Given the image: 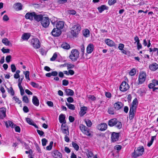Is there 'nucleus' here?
<instances>
[{
    "mask_svg": "<svg viewBox=\"0 0 158 158\" xmlns=\"http://www.w3.org/2000/svg\"><path fill=\"white\" fill-rule=\"evenodd\" d=\"M144 151L143 147L142 146H140L136 149H135L134 152L131 154V156L134 158H137L141 156L143 154Z\"/></svg>",
    "mask_w": 158,
    "mask_h": 158,
    "instance_id": "obj_1",
    "label": "nucleus"
},
{
    "mask_svg": "<svg viewBox=\"0 0 158 158\" xmlns=\"http://www.w3.org/2000/svg\"><path fill=\"white\" fill-rule=\"evenodd\" d=\"M79 52L76 49H72L71 52L69 57L71 61H76L79 57Z\"/></svg>",
    "mask_w": 158,
    "mask_h": 158,
    "instance_id": "obj_2",
    "label": "nucleus"
},
{
    "mask_svg": "<svg viewBox=\"0 0 158 158\" xmlns=\"http://www.w3.org/2000/svg\"><path fill=\"white\" fill-rule=\"evenodd\" d=\"M81 27L79 24L74 25L71 28V33L73 37H77L81 30Z\"/></svg>",
    "mask_w": 158,
    "mask_h": 158,
    "instance_id": "obj_3",
    "label": "nucleus"
},
{
    "mask_svg": "<svg viewBox=\"0 0 158 158\" xmlns=\"http://www.w3.org/2000/svg\"><path fill=\"white\" fill-rule=\"evenodd\" d=\"M108 125L110 127L115 126L118 129H120L122 127L121 123L115 118L110 120L108 122Z\"/></svg>",
    "mask_w": 158,
    "mask_h": 158,
    "instance_id": "obj_4",
    "label": "nucleus"
},
{
    "mask_svg": "<svg viewBox=\"0 0 158 158\" xmlns=\"http://www.w3.org/2000/svg\"><path fill=\"white\" fill-rule=\"evenodd\" d=\"M51 23L52 25H55L56 28L60 30L62 29L64 26V21H54L53 20L51 21Z\"/></svg>",
    "mask_w": 158,
    "mask_h": 158,
    "instance_id": "obj_5",
    "label": "nucleus"
},
{
    "mask_svg": "<svg viewBox=\"0 0 158 158\" xmlns=\"http://www.w3.org/2000/svg\"><path fill=\"white\" fill-rule=\"evenodd\" d=\"M79 127L81 131L84 134L88 136H90L91 134L89 132V129L85 126L82 124H81L80 125Z\"/></svg>",
    "mask_w": 158,
    "mask_h": 158,
    "instance_id": "obj_6",
    "label": "nucleus"
},
{
    "mask_svg": "<svg viewBox=\"0 0 158 158\" xmlns=\"http://www.w3.org/2000/svg\"><path fill=\"white\" fill-rule=\"evenodd\" d=\"M40 22L43 27L47 28L49 26L50 24V21L48 17H44Z\"/></svg>",
    "mask_w": 158,
    "mask_h": 158,
    "instance_id": "obj_7",
    "label": "nucleus"
},
{
    "mask_svg": "<svg viewBox=\"0 0 158 158\" xmlns=\"http://www.w3.org/2000/svg\"><path fill=\"white\" fill-rule=\"evenodd\" d=\"M146 77V74L145 73L141 72L139 75V84H142L145 80Z\"/></svg>",
    "mask_w": 158,
    "mask_h": 158,
    "instance_id": "obj_8",
    "label": "nucleus"
},
{
    "mask_svg": "<svg viewBox=\"0 0 158 158\" xmlns=\"http://www.w3.org/2000/svg\"><path fill=\"white\" fill-rule=\"evenodd\" d=\"M129 88L128 84L125 81H123L120 87V90L123 92L126 91Z\"/></svg>",
    "mask_w": 158,
    "mask_h": 158,
    "instance_id": "obj_9",
    "label": "nucleus"
},
{
    "mask_svg": "<svg viewBox=\"0 0 158 158\" xmlns=\"http://www.w3.org/2000/svg\"><path fill=\"white\" fill-rule=\"evenodd\" d=\"M61 129L63 134L66 135H69V127L66 125H64L62 124L61 125Z\"/></svg>",
    "mask_w": 158,
    "mask_h": 158,
    "instance_id": "obj_10",
    "label": "nucleus"
},
{
    "mask_svg": "<svg viewBox=\"0 0 158 158\" xmlns=\"http://www.w3.org/2000/svg\"><path fill=\"white\" fill-rule=\"evenodd\" d=\"M31 43L35 48L38 49L40 47V43L39 40H32Z\"/></svg>",
    "mask_w": 158,
    "mask_h": 158,
    "instance_id": "obj_11",
    "label": "nucleus"
},
{
    "mask_svg": "<svg viewBox=\"0 0 158 158\" xmlns=\"http://www.w3.org/2000/svg\"><path fill=\"white\" fill-rule=\"evenodd\" d=\"M35 12H28L25 15V18L27 19H29L31 21L33 20L35 16Z\"/></svg>",
    "mask_w": 158,
    "mask_h": 158,
    "instance_id": "obj_12",
    "label": "nucleus"
},
{
    "mask_svg": "<svg viewBox=\"0 0 158 158\" xmlns=\"http://www.w3.org/2000/svg\"><path fill=\"white\" fill-rule=\"evenodd\" d=\"M52 35L55 37L59 36L61 33L60 30L57 28H54L51 32Z\"/></svg>",
    "mask_w": 158,
    "mask_h": 158,
    "instance_id": "obj_13",
    "label": "nucleus"
},
{
    "mask_svg": "<svg viewBox=\"0 0 158 158\" xmlns=\"http://www.w3.org/2000/svg\"><path fill=\"white\" fill-rule=\"evenodd\" d=\"M6 109L4 107L0 108V119H3L6 116Z\"/></svg>",
    "mask_w": 158,
    "mask_h": 158,
    "instance_id": "obj_14",
    "label": "nucleus"
},
{
    "mask_svg": "<svg viewBox=\"0 0 158 158\" xmlns=\"http://www.w3.org/2000/svg\"><path fill=\"white\" fill-rule=\"evenodd\" d=\"M107 125L105 123H101L98 125L97 126V128L101 131H104L107 129Z\"/></svg>",
    "mask_w": 158,
    "mask_h": 158,
    "instance_id": "obj_15",
    "label": "nucleus"
},
{
    "mask_svg": "<svg viewBox=\"0 0 158 158\" xmlns=\"http://www.w3.org/2000/svg\"><path fill=\"white\" fill-rule=\"evenodd\" d=\"M119 134L115 132H113L111 136L112 141L113 142H115L118 139Z\"/></svg>",
    "mask_w": 158,
    "mask_h": 158,
    "instance_id": "obj_16",
    "label": "nucleus"
},
{
    "mask_svg": "<svg viewBox=\"0 0 158 158\" xmlns=\"http://www.w3.org/2000/svg\"><path fill=\"white\" fill-rule=\"evenodd\" d=\"M94 46L93 44H89L87 47L86 52L88 54L91 53L93 51Z\"/></svg>",
    "mask_w": 158,
    "mask_h": 158,
    "instance_id": "obj_17",
    "label": "nucleus"
},
{
    "mask_svg": "<svg viewBox=\"0 0 158 158\" xmlns=\"http://www.w3.org/2000/svg\"><path fill=\"white\" fill-rule=\"evenodd\" d=\"M97 9L99 12L100 13H101L104 10H108V7L105 5H103L98 7Z\"/></svg>",
    "mask_w": 158,
    "mask_h": 158,
    "instance_id": "obj_18",
    "label": "nucleus"
},
{
    "mask_svg": "<svg viewBox=\"0 0 158 158\" xmlns=\"http://www.w3.org/2000/svg\"><path fill=\"white\" fill-rule=\"evenodd\" d=\"M32 102L33 104L36 106H38L39 105V100L36 96H33L32 98Z\"/></svg>",
    "mask_w": 158,
    "mask_h": 158,
    "instance_id": "obj_19",
    "label": "nucleus"
},
{
    "mask_svg": "<svg viewBox=\"0 0 158 158\" xmlns=\"http://www.w3.org/2000/svg\"><path fill=\"white\" fill-rule=\"evenodd\" d=\"M82 33L83 36L86 38L90 36V31L87 29H85L82 30Z\"/></svg>",
    "mask_w": 158,
    "mask_h": 158,
    "instance_id": "obj_20",
    "label": "nucleus"
},
{
    "mask_svg": "<svg viewBox=\"0 0 158 158\" xmlns=\"http://www.w3.org/2000/svg\"><path fill=\"white\" fill-rule=\"evenodd\" d=\"M44 17H43V15H37L35 13V16L34 17V19L37 21L39 22L40 21L41 22V20H42L43 18Z\"/></svg>",
    "mask_w": 158,
    "mask_h": 158,
    "instance_id": "obj_21",
    "label": "nucleus"
},
{
    "mask_svg": "<svg viewBox=\"0 0 158 158\" xmlns=\"http://www.w3.org/2000/svg\"><path fill=\"white\" fill-rule=\"evenodd\" d=\"M149 69L152 71H155L158 69V64L153 63L149 66Z\"/></svg>",
    "mask_w": 158,
    "mask_h": 158,
    "instance_id": "obj_22",
    "label": "nucleus"
},
{
    "mask_svg": "<svg viewBox=\"0 0 158 158\" xmlns=\"http://www.w3.org/2000/svg\"><path fill=\"white\" fill-rule=\"evenodd\" d=\"M52 156L55 158H62V157L61 153L56 150L54 151Z\"/></svg>",
    "mask_w": 158,
    "mask_h": 158,
    "instance_id": "obj_23",
    "label": "nucleus"
},
{
    "mask_svg": "<svg viewBox=\"0 0 158 158\" xmlns=\"http://www.w3.org/2000/svg\"><path fill=\"white\" fill-rule=\"evenodd\" d=\"M123 106L122 103L120 102H118L114 104V107L116 110H118L121 109Z\"/></svg>",
    "mask_w": 158,
    "mask_h": 158,
    "instance_id": "obj_24",
    "label": "nucleus"
},
{
    "mask_svg": "<svg viewBox=\"0 0 158 158\" xmlns=\"http://www.w3.org/2000/svg\"><path fill=\"white\" fill-rule=\"evenodd\" d=\"M5 122V123L6 126L7 127H11L12 128H14V127L15 126V125L11 121L8 120Z\"/></svg>",
    "mask_w": 158,
    "mask_h": 158,
    "instance_id": "obj_25",
    "label": "nucleus"
},
{
    "mask_svg": "<svg viewBox=\"0 0 158 158\" xmlns=\"http://www.w3.org/2000/svg\"><path fill=\"white\" fill-rule=\"evenodd\" d=\"M65 115L63 114H61L59 117V122L60 123H65Z\"/></svg>",
    "mask_w": 158,
    "mask_h": 158,
    "instance_id": "obj_26",
    "label": "nucleus"
},
{
    "mask_svg": "<svg viewBox=\"0 0 158 158\" xmlns=\"http://www.w3.org/2000/svg\"><path fill=\"white\" fill-rule=\"evenodd\" d=\"M30 36V33H25L22 35L21 38L22 40H28Z\"/></svg>",
    "mask_w": 158,
    "mask_h": 158,
    "instance_id": "obj_27",
    "label": "nucleus"
},
{
    "mask_svg": "<svg viewBox=\"0 0 158 158\" xmlns=\"http://www.w3.org/2000/svg\"><path fill=\"white\" fill-rule=\"evenodd\" d=\"M15 8L18 10H21L22 9V5L19 2L16 3L14 4Z\"/></svg>",
    "mask_w": 158,
    "mask_h": 158,
    "instance_id": "obj_28",
    "label": "nucleus"
},
{
    "mask_svg": "<svg viewBox=\"0 0 158 158\" xmlns=\"http://www.w3.org/2000/svg\"><path fill=\"white\" fill-rule=\"evenodd\" d=\"M105 42L110 47L114 46L115 45V43L112 40H105Z\"/></svg>",
    "mask_w": 158,
    "mask_h": 158,
    "instance_id": "obj_29",
    "label": "nucleus"
},
{
    "mask_svg": "<svg viewBox=\"0 0 158 158\" xmlns=\"http://www.w3.org/2000/svg\"><path fill=\"white\" fill-rule=\"evenodd\" d=\"M66 94L68 96H73L74 93L73 91L70 89H67L65 90Z\"/></svg>",
    "mask_w": 158,
    "mask_h": 158,
    "instance_id": "obj_30",
    "label": "nucleus"
},
{
    "mask_svg": "<svg viewBox=\"0 0 158 158\" xmlns=\"http://www.w3.org/2000/svg\"><path fill=\"white\" fill-rule=\"evenodd\" d=\"M87 108L86 107H83L81 108L80 114L81 116H83L86 113Z\"/></svg>",
    "mask_w": 158,
    "mask_h": 158,
    "instance_id": "obj_31",
    "label": "nucleus"
},
{
    "mask_svg": "<svg viewBox=\"0 0 158 158\" xmlns=\"http://www.w3.org/2000/svg\"><path fill=\"white\" fill-rule=\"evenodd\" d=\"M61 47L62 48L66 49H69L70 48V45L66 43H63L61 45Z\"/></svg>",
    "mask_w": 158,
    "mask_h": 158,
    "instance_id": "obj_32",
    "label": "nucleus"
},
{
    "mask_svg": "<svg viewBox=\"0 0 158 158\" xmlns=\"http://www.w3.org/2000/svg\"><path fill=\"white\" fill-rule=\"evenodd\" d=\"M148 87L150 89H152L153 91H155L156 90L158 89V87H155L154 84H152V82L148 85Z\"/></svg>",
    "mask_w": 158,
    "mask_h": 158,
    "instance_id": "obj_33",
    "label": "nucleus"
},
{
    "mask_svg": "<svg viewBox=\"0 0 158 158\" xmlns=\"http://www.w3.org/2000/svg\"><path fill=\"white\" fill-rule=\"evenodd\" d=\"M138 104L137 100L136 98H135L133 101L132 102V105L131 107H134L135 109H136V106Z\"/></svg>",
    "mask_w": 158,
    "mask_h": 158,
    "instance_id": "obj_34",
    "label": "nucleus"
},
{
    "mask_svg": "<svg viewBox=\"0 0 158 158\" xmlns=\"http://www.w3.org/2000/svg\"><path fill=\"white\" fill-rule=\"evenodd\" d=\"M2 42L6 46H12L11 42L8 40H2Z\"/></svg>",
    "mask_w": 158,
    "mask_h": 158,
    "instance_id": "obj_35",
    "label": "nucleus"
},
{
    "mask_svg": "<svg viewBox=\"0 0 158 158\" xmlns=\"http://www.w3.org/2000/svg\"><path fill=\"white\" fill-rule=\"evenodd\" d=\"M155 138L156 136H153L152 137L151 140L147 144V146L148 147H149L152 145Z\"/></svg>",
    "mask_w": 158,
    "mask_h": 158,
    "instance_id": "obj_36",
    "label": "nucleus"
},
{
    "mask_svg": "<svg viewBox=\"0 0 158 158\" xmlns=\"http://www.w3.org/2000/svg\"><path fill=\"white\" fill-rule=\"evenodd\" d=\"M23 73L25 75L26 79H27L29 81H30V79L29 78V71L24 72Z\"/></svg>",
    "mask_w": 158,
    "mask_h": 158,
    "instance_id": "obj_37",
    "label": "nucleus"
},
{
    "mask_svg": "<svg viewBox=\"0 0 158 158\" xmlns=\"http://www.w3.org/2000/svg\"><path fill=\"white\" fill-rule=\"evenodd\" d=\"M66 105L67 106L69 109L72 110H74L75 109V107L73 105L71 104H69L67 102L66 103Z\"/></svg>",
    "mask_w": 158,
    "mask_h": 158,
    "instance_id": "obj_38",
    "label": "nucleus"
},
{
    "mask_svg": "<svg viewBox=\"0 0 158 158\" xmlns=\"http://www.w3.org/2000/svg\"><path fill=\"white\" fill-rule=\"evenodd\" d=\"M26 120L27 123L29 125H32L34 123L33 120L30 118H26Z\"/></svg>",
    "mask_w": 158,
    "mask_h": 158,
    "instance_id": "obj_39",
    "label": "nucleus"
},
{
    "mask_svg": "<svg viewBox=\"0 0 158 158\" xmlns=\"http://www.w3.org/2000/svg\"><path fill=\"white\" fill-rule=\"evenodd\" d=\"M72 145L73 147L77 151H78L79 148V147L77 144L73 142H72Z\"/></svg>",
    "mask_w": 158,
    "mask_h": 158,
    "instance_id": "obj_40",
    "label": "nucleus"
},
{
    "mask_svg": "<svg viewBox=\"0 0 158 158\" xmlns=\"http://www.w3.org/2000/svg\"><path fill=\"white\" fill-rule=\"evenodd\" d=\"M53 142H50L49 145L46 147V149L47 150L50 151L51 150L52 147Z\"/></svg>",
    "mask_w": 158,
    "mask_h": 158,
    "instance_id": "obj_41",
    "label": "nucleus"
},
{
    "mask_svg": "<svg viewBox=\"0 0 158 158\" xmlns=\"http://www.w3.org/2000/svg\"><path fill=\"white\" fill-rule=\"evenodd\" d=\"M85 123L87 125V126L88 127H90L91 126L92 123L90 120L89 119L85 120Z\"/></svg>",
    "mask_w": 158,
    "mask_h": 158,
    "instance_id": "obj_42",
    "label": "nucleus"
},
{
    "mask_svg": "<svg viewBox=\"0 0 158 158\" xmlns=\"http://www.w3.org/2000/svg\"><path fill=\"white\" fill-rule=\"evenodd\" d=\"M136 109H135L134 107H130V111H129V114H132L135 115V110Z\"/></svg>",
    "mask_w": 158,
    "mask_h": 158,
    "instance_id": "obj_43",
    "label": "nucleus"
},
{
    "mask_svg": "<svg viewBox=\"0 0 158 158\" xmlns=\"http://www.w3.org/2000/svg\"><path fill=\"white\" fill-rule=\"evenodd\" d=\"M8 92L11 95L13 96L14 94V91L12 87L10 88L9 89H8Z\"/></svg>",
    "mask_w": 158,
    "mask_h": 158,
    "instance_id": "obj_44",
    "label": "nucleus"
},
{
    "mask_svg": "<svg viewBox=\"0 0 158 158\" xmlns=\"http://www.w3.org/2000/svg\"><path fill=\"white\" fill-rule=\"evenodd\" d=\"M23 101L24 102L28 103L29 102V99L27 96H24L23 97Z\"/></svg>",
    "mask_w": 158,
    "mask_h": 158,
    "instance_id": "obj_45",
    "label": "nucleus"
},
{
    "mask_svg": "<svg viewBox=\"0 0 158 158\" xmlns=\"http://www.w3.org/2000/svg\"><path fill=\"white\" fill-rule=\"evenodd\" d=\"M76 11L73 10H71L68 11V13L72 15H75L76 14Z\"/></svg>",
    "mask_w": 158,
    "mask_h": 158,
    "instance_id": "obj_46",
    "label": "nucleus"
},
{
    "mask_svg": "<svg viewBox=\"0 0 158 158\" xmlns=\"http://www.w3.org/2000/svg\"><path fill=\"white\" fill-rule=\"evenodd\" d=\"M47 142L48 141L45 138H44L42 139V145L43 146L46 145Z\"/></svg>",
    "mask_w": 158,
    "mask_h": 158,
    "instance_id": "obj_47",
    "label": "nucleus"
},
{
    "mask_svg": "<svg viewBox=\"0 0 158 158\" xmlns=\"http://www.w3.org/2000/svg\"><path fill=\"white\" fill-rule=\"evenodd\" d=\"M31 85L34 87L37 88L39 87V85L33 82H31Z\"/></svg>",
    "mask_w": 158,
    "mask_h": 158,
    "instance_id": "obj_48",
    "label": "nucleus"
},
{
    "mask_svg": "<svg viewBox=\"0 0 158 158\" xmlns=\"http://www.w3.org/2000/svg\"><path fill=\"white\" fill-rule=\"evenodd\" d=\"M57 57V54L56 52L55 53L52 57L50 59L51 61H54L55 60Z\"/></svg>",
    "mask_w": 158,
    "mask_h": 158,
    "instance_id": "obj_49",
    "label": "nucleus"
},
{
    "mask_svg": "<svg viewBox=\"0 0 158 158\" xmlns=\"http://www.w3.org/2000/svg\"><path fill=\"white\" fill-rule=\"evenodd\" d=\"M116 2V0H109L108 4L110 5H112Z\"/></svg>",
    "mask_w": 158,
    "mask_h": 158,
    "instance_id": "obj_50",
    "label": "nucleus"
},
{
    "mask_svg": "<svg viewBox=\"0 0 158 158\" xmlns=\"http://www.w3.org/2000/svg\"><path fill=\"white\" fill-rule=\"evenodd\" d=\"M11 58V56L10 55H8L7 56L6 58V60L8 63L10 62Z\"/></svg>",
    "mask_w": 158,
    "mask_h": 158,
    "instance_id": "obj_51",
    "label": "nucleus"
},
{
    "mask_svg": "<svg viewBox=\"0 0 158 158\" xmlns=\"http://www.w3.org/2000/svg\"><path fill=\"white\" fill-rule=\"evenodd\" d=\"M136 42H137V48L139 49L142 48V45L141 44L139 43V40H136Z\"/></svg>",
    "mask_w": 158,
    "mask_h": 158,
    "instance_id": "obj_52",
    "label": "nucleus"
},
{
    "mask_svg": "<svg viewBox=\"0 0 158 158\" xmlns=\"http://www.w3.org/2000/svg\"><path fill=\"white\" fill-rule=\"evenodd\" d=\"M67 2V0H59L57 1V3L60 4H63Z\"/></svg>",
    "mask_w": 158,
    "mask_h": 158,
    "instance_id": "obj_53",
    "label": "nucleus"
},
{
    "mask_svg": "<svg viewBox=\"0 0 158 158\" xmlns=\"http://www.w3.org/2000/svg\"><path fill=\"white\" fill-rule=\"evenodd\" d=\"M11 68L12 72H14L15 71L16 68L14 64H12L11 65Z\"/></svg>",
    "mask_w": 158,
    "mask_h": 158,
    "instance_id": "obj_54",
    "label": "nucleus"
},
{
    "mask_svg": "<svg viewBox=\"0 0 158 158\" xmlns=\"http://www.w3.org/2000/svg\"><path fill=\"white\" fill-rule=\"evenodd\" d=\"M3 20L4 21H7L9 20V18L6 15H5L3 16Z\"/></svg>",
    "mask_w": 158,
    "mask_h": 158,
    "instance_id": "obj_55",
    "label": "nucleus"
},
{
    "mask_svg": "<svg viewBox=\"0 0 158 158\" xmlns=\"http://www.w3.org/2000/svg\"><path fill=\"white\" fill-rule=\"evenodd\" d=\"M94 156V154L92 152H88L87 153V156L88 157V158L89 157H92Z\"/></svg>",
    "mask_w": 158,
    "mask_h": 158,
    "instance_id": "obj_56",
    "label": "nucleus"
},
{
    "mask_svg": "<svg viewBox=\"0 0 158 158\" xmlns=\"http://www.w3.org/2000/svg\"><path fill=\"white\" fill-rule=\"evenodd\" d=\"M13 99L17 102H18L19 104H20L21 102V101L18 98H17L16 97H14L13 98Z\"/></svg>",
    "mask_w": 158,
    "mask_h": 158,
    "instance_id": "obj_57",
    "label": "nucleus"
},
{
    "mask_svg": "<svg viewBox=\"0 0 158 158\" xmlns=\"http://www.w3.org/2000/svg\"><path fill=\"white\" fill-rule=\"evenodd\" d=\"M2 52L4 53H9L10 52V50L8 49H5L4 48H3L1 49Z\"/></svg>",
    "mask_w": 158,
    "mask_h": 158,
    "instance_id": "obj_58",
    "label": "nucleus"
},
{
    "mask_svg": "<svg viewBox=\"0 0 158 158\" xmlns=\"http://www.w3.org/2000/svg\"><path fill=\"white\" fill-rule=\"evenodd\" d=\"M14 127L15 128V131L18 132H20V129L19 127L18 126H16L15 125V126Z\"/></svg>",
    "mask_w": 158,
    "mask_h": 158,
    "instance_id": "obj_59",
    "label": "nucleus"
},
{
    "mask_svg": "<svg viewBox=\"0 0 158 158\" xmlns=\"http://www.w3.org/2000/svg\"><path fill=\"white\" fill-rule=\"evenodd\" d=\"M135 69H132L131 70L129 73L130 75L131 76H133L135 75Z\"/></svg>",
    "mask_w": 158,
    "mask_h": 158,
    "instance_id": "obj_60",
    "label": "nucleus"
},
{
    "mask_svg": "<svg viewBox=\"0 0 158 158\" xmlns=\"http://www.w3.org/2000/svg\"><path fill=\"white\" fill-rule=\"evenodd\" d=\"M152 84H154L155 86L158 85V81L156 80H153L152 81Z\"/></svg>",
    "mask_w": 158,
    "mask_h": 158,
    "instance_id": "obj_61",
    "label": "nucleus"
},
{
    "mask_svg": "<svg viewBox=\"0 0 158 158\" xmlns=\"http://www.w3.org/2000/svg\"><path fill=\"white\" fill-rule=\"evenodd\" d=\"M62 84L64 86L67 85L69 84L68 81L66 80H64L62 81Z\"/></svg>",
    "mask_w": 158,
    "mask_h": 158,
    "instance_id": "obj_62",
    "label": "nucleus"
},
{
    "mask_svg": "<svg viewBox=\"0 0 158 158\" xmlns=\"http://www.w3.org/2000/svg\"><path fill=\"white\" fill-rule=\"evenodd\" d=\"M124 45L122 44H119L118 48L120 50H123L124 47Z\"/></svg>",
    "mask_w": 158,
    "mask_h": 158,
    "instance_id": "obj_63",
    "label": "nucleus"
},
{
    "mask_svg": "<svg viewBox=\"0 0 158 158\" xmlns=\"http://www.w3.org/2000/svg\"><path fill=\"white\" fill-rule=\"evenodd\" d=\"M122 146L119 145H117L114 147V149L119 151L121 149Z\"/></svg>",
    "mask_w": 158,
    "mask_h": 158,
    "instance_id": "obj_64",
    "label": "nucleus"
}]
</instances>
